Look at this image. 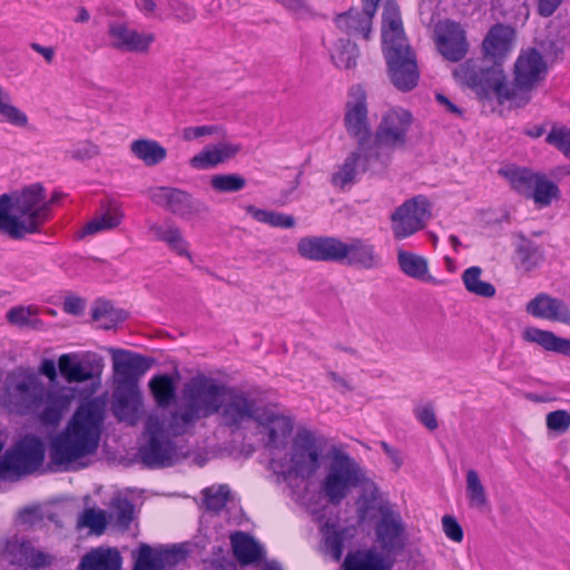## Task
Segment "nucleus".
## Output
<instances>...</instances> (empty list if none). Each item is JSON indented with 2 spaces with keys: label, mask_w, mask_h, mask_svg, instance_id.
Wrapping results in <instances>:
<instances>
[{
  "label": "nucleus",
  "mask_w": 570,
  "mask_h": 570,
  "mask_svg": "<svg viewBox=\"0 0 570 570\" xmlns=\"http://www.w3.org/2000/svg\"><path fill=\"white\" fill-rule=\"evenodd\" d=\"M442 527L445 535L454 542L460 543L463 540V530L456 519L452 515L442 518Z\"/></svg>",
  "instance_id": "62"
},
{
  "label": "nucleus",
  "mask_w": 570,
  "mask_h": 570,
  "mask_svg": "<svg viewBox=\"0 0 570 570\" xmlns=\"http://www.w3.org/2000/svg\"><path fill=\"white\" fill-rule=\"evenodd\" d=\"M72 397L68 387H47L41 379L29 370H16L9 373L4 381V405L20 415L37 414L45 424H58Z\"/></svg>",
  "instance_id": "1"
},
{
  "label": "nucleus",
  "mask_w": 570,
  "mask_h": 570,
  "mask_svg": "<svg viewBox=\"0 0 570 570\" xmlns=\"http://www.w3.org/2000/svg\"><path fill=\"white\" fill-rule=\"evenodd\" d=\"M456 81L475 91L480 99L495 98L500 105L510 101L514 105V98H519L507 81L500 65L482 66L476 60L469 59L453 70Z\"/></svg>",
  "instance_id": "6"
},
{
  "label": "nucleus",
  "mask_w": 570,
  "mask_h": 570,
  "mask_svg": "<svg viewBox=\"0 0 570 570\" xmlns=\"http://www.w3.org/2000/svg\"><path fill=\"white\" fill-rule=\"evenodd\" d=\"M102 421L104 411L97 403L79 406L65 431L52 441L51 461L66 464L94 454L99 444Z\"/></svg>",
  "instance_id": "3"
},
{
  "label": "nucleus",
  "mask_w": 570,
  "mask_h": 570,
  "mask_svg": "<svg viewBox=\"0 0 570 570\" xmlns=\"http://www.w3.org/2000/svg\"><path fill=\"white\" fill-rule=\"evenodd\" d=\"M148 441L138 451L141 463L148 469L171 466L188 456V450L176 445L165 432V424L157 416L146 422Z\"/></svg>",
  "instance_id": "7"
},
{
  "label": "nucleus",
  "mask_w": 570,
  "mask_h": 570,
  "mask_svg": "<svg viewBox=\"0 0 570 570\" xmlns=\"http://www.w3.org/2000/svg\"><path fill=\"white\" fill-rule=\"evenodd\" d=\"M375 13L376 11H372L365 4H362L361 10L352 8L347 12L337 14L335 24L350 36H362L364 39H368Z\"/></svg>",
  "instance_id": "26"
},
{
  "label": "nucleus",
  "mask_w": 570,
  "mask_h": 570,
  "mask_svg": "<svg viewBox=\"0 0 570 570\" xmlns=\"http://www.w3.org/2000/svg\"><path fill=\"white\" fill-rule=\"evenodd\" d=\"M148 196L154 204L181 218H189L207 210L204 203L179 188L153 187L148 190Z\"/></svg>",
  "instance_id": "19"
},
{
  "label": "nucleus",
  "mask_w": 570,
  "mask_h": 570,
  "mask_svg": "<svg viewBox=\"0 0 570 570\" xmlns=\"http://www.w3.org/2000/svg\"><path fill=\"white\" fill-rule=\"evenodd\" d=\"M387 168L386 157L383 154L374 153L371 147L361 149L360 146L351 151L332 176V184L344 188L356 181L362 173L371 171L373 174L382 173Z\"/></svg>",
  "instance_id": "13"
},
{
  "label": "nucleus",
  "mask_w": 570,
  "mask_h": 570,
  "mask_svg": "<svg viewBox=\"0 0 570 570\" xmlns=\"http://www.w3.org/2000/svg\"><path fill=\"white\" fill-rule=\"evenodd\" d=\"M205 136L225 137L226 130L223 126L218 125H203L186 127L181 131V137L185 141H193Z\"/></svg>",
  "instance_id": "54"
},
{
  "label": "nucleus",
  "mask_w": 570,
  "mask_h": 570,
  "mask_svg": "<svg viewBox=\"0 0 570 570\" xmlns=\"http://www.w3.org/2000/svg\"><path fill=\"white\" fill-rule=\"evenodd\" d=\"M546 141L554 146L570 159V129L566 127H553L546 137Z\"/></svg>",
  "instance_id": "56"
},
{
  "label": "nucleus",
  "mask_w": 570,
  "mask_h": 570,
  "mask_svg": "<svg viewBox=\"0 0 570 570\" xmlns=\"http://www.w3.org/2000/svg\"><path fill=\"white\" fill-rule=\"evenodd\" d=\"M544 261V252L541 246L530 239L522 238L515 247V265L524 273L539 267Z\"/></svg>",
  "instance_id": "39"
},
{
  "label": "nucleus",
  "mask_w": 570,
  "mask_h": 570,
  "mask_svg": "<svg viewBox=\"0 0 570 570\" xmlns=\"http://www.w3.org/2000/svg\"><path fill=\"white\" fill-rule=\"evenodd\" d=\"M358 49L355 43L347 39H340L331 51V59L334 65L342 69H351L356 66Z\"/></svg>",
  "instance_id": "47"
},
{
  "label": "nucleus",
  "mask_w": 570,
  "mask_h": 570,
  "mask_svg": "<svg viewBox=\"0 0 570 570\" xmlns=\"http://www.w3.org/2000/svg\"><path fill=\"white\" fill-rule=\"evenodd\" d=\"M435 41L440 53L449 61L462 60L469 50L465 30L452 20L440 21L435 28Z\"/></svg>",
  "instance_id": "21"
},
{
  "label": "nucleus",
  "mask_w": 570,
  "mask_h": 570,
  "mask_svg": "<svg viewBox=\"0 0 570 570\" xmlns=\"http://www.w3.org/2000/svg\"><path fill=\"white\" fill-rule=\"evenodd\" d=\"M559 198L560 189L558 185L540 171L528 199H532L538 207L543 208L550 206L553 199Z\"/></svg>",
  "instance_id": "42"
},
{
  "label": "nucleus",
  "mask_w": 570,
  "mask_h": 570,
  "mask_svg": "<svg viewBox=\"0 0 570 570\" xmlns=\"http://www.w3.org/2000/svg\"><path fill=\"white\" fill-rule=\"evenodd\" d=\"M245 210L256 222L267 224L272 227L292 228L295 226V218L291 215H286L274 210L261 209L254 205L245 206Z\"/></svg>",
  "instance_id": "46"
},
{
  "label": "nucleus",
  "mask_w": 570,
  "mask_h": 570,
  "mask_svg": "<svg viewBox=\"0 0 570 570\" xmlns=\"http://www.w3.org/2000/svg\"><path fill=\"white\" fill-rule=\"evenodd\" d=\"M380 519L375 525L376 541L387 560H391L404 551L407 542L406 525L400 512L389 504L379 509Z\"/></svg>",
  "instance_id": "14"
},
{
  "label": "nucleus",
  "mask_w": 570,
  "mask_h": 570,
  "mask_svg": "<svg viewBox=\"0 0 570 570\" xmlns=\"http://www.w3.org/2000/svg\"><path fill=\"white\" fill-rule=\"evenodd\" d=\"M522 338L527 342L537 343L547 351L570 356V340L559 337L550 331L528 327L523 331Z\"/></svg>",
  "instance_id": "35"
},
{
  "label": "nucleus",
  "mask_w": 570,
  "mask_h": 570,
  "mask_svg": "<svg viewBox=\"0 0 570 570\" xmlns=\"http://www.w3.org/2000/svg\"><path fill=\"white\" fill-rule=\"evenodd\" d=\"M107 35L110 47L120 52L147 53L155 41L154 33L139 32L127 22H109Z\"/></svg>",
  "instance_id": "22"
},
{
  "label": "nucleus",
  "mask_w": 570,
  "mask_h": 570,
  "mask_svg": "<svg viewBox=\"0 0 570 570\" xmlns=\"http://www.w3.org/2000/svg\"><path fill=\"white\" fill-rule=\"evenodd\" d=\"M513 36L514 30L511 27L494 24L482 42L484 55L492 58L503 57L510 50Z\"/></svg>",
  "instance_id": "30"
},
{
  "label": "nucleus",
  "mask_w": 570,
  "mask_h": 570,
  "mask_svg": "<svg viewBox=\"0 0 570 570\" xmlns=\"http://www.w3.org/2000/svg\"><path fill=\"white\" fill-rule=\"evenodd\" d=\"M482 268L479 266H471L462 274V282L465 289L476 296L484 298H492L497 289L489 283L481 279Z\"/></svg>",
  "instance_id": "44"
},
{
  "label": "nucleus",
  "mask_w": 570,
  "mask_h": 570,
  "mask_svg": "<svg viewBox=\"0 0 570 570\" xmlns=\"http://www.w3.org/2000/svg\"><path fill=\"white\" fill-rule=\"evenodd\" d=\"M100 155V148L98 145L91 141H82L70 150V156L76 160H89Z\"/></svg>",
  "instance_id": "59"
},
{
  "label": "nucleus",
  "mask_w": 570,
  "mask_h": 570,
  "mask_svg": "<svg viewBox=\"0 0 570 570\" xmlns=\"http://www.w3.org/2000/svg\"><path fill=\"white\" fill-rule=\"evenodd\" d=\"M326 474L321 483V491L327 501L338 505L354 488L364 487V495L370 492L366 501L377 500V488L368 480L363 468L347 452L332 446L328 451Z\"/></svg>",
  "instance_id": "5"
},
{
  "label": "nucleus",
  "mask_w": 570,
  "mask_h": 570,
  "mask_svg": "<svg viewBox=\"0 0 570 570\" xmlns=\"http://www.w3.org/2000/svg\"><path fill=\"white\" fill-rule=\"evenodd\" d=\"M36 313V309L31 306H16L7 312V321L20 327L32 326L39 323V320L32 321L31 316Z\"/></svg>",
  "instance_id": "55"
},
{
  "label": "nucleus",
  "mask_w": 570,
  "mask_h": 570,
  "mask_svg": "<svg viewBox=\"0 0 570 570\" xmlns=\"http://www.w3.org/2000/svg\"><path fill=\"white\" fill-rule=\"evenodd\" d=\"M261 410L257 407L256 401L250 399L248 394L237 387L226 386L224 396H222V405L219 412L220 424L234 430H238L245 422L256 421Z\"/></svg>",
  "instance_id": "15"
},
{
  "label": "nucleus",
  "mask_w": 570,
  "mask_h": 570,
  "mask_svg": "<svg viewBox=\"0 0 570 570\" xmlns=\"http://www.w3.org/2000/svg\"><path fill=\"white\" fill-rule=\"evenodd\" d=\"M115 373L114 412L130 424L139 419L141 395L139 379L151 367L154 361L127 350L110 348Z\"/></svg>",
  "instance_id": "4"
},
{
  "label": "nucleus",
  "mask_w": 570,
  "mask_h": 570,
  "mask_svg": "<svg viewBox=\"0 0 570 570\" xmlns=\"http://www.w3.org/2000/svg\"><path fill=\"white\" fill-rule=\"evenodd\" d=\"M45 459V444L35 435H24L0 460V479L18 480L37 471Z\"/></svg>",
  "instance_id": "8"
},
{
  "label": "nucleus",
  "mask_w": 570,
  "mask_h": 570,
  "mask_svg": "<svg viewBox=\"0 0 570 570\" xmlns=\"http://www.w3.org/2000/svg\"><path fill=\"white\" fill-rule=\"evenodd\" d=\"M546 63L537 49H530L520 55L514 65V80L511 82L519 98H514V106L521 107L529 102L530 91L546 73Z\"/></svg>",
  "instance_id": "16"
},
{
  "label": "nucleus",
  "mask_w": 570,
  "mask_h": 570,
  "mask_svg": "<svg viewBox=\"0 0 570 570\" xmlns=\"http://www.w3.org/2000/svg\"><path fill=\"white\" fill-rule=\"evenodd\" d=\"M122 218L124 213L118 205L111 204L107 207H101V213L97 214L85 225L81 232V237L114 229L120 225Z\"/></svg>",
  "instance_id": "37"
},
{
  "label": "nucleus",
  "mask_w": 570,
  "mask_h": 570,
  "mask_svg": "<svg viewBox=\"0 0 570 570\" xmlns=\"http://www.w3.org/2000/svg\"><path fill=\"white\" fill-rule=\"evenodd\" d=\"M32 546L28 541L11 539L6 542L3 554L9 562L18 566H27Z\"/></svg>",
  "instance_id": "51"
},
{
  "label": "nucleus",
  "mask_w": 570,
  "mask_h": 570,
  "mask_svg": "<svg viewBox=\"0 0 570 570\" xmlns=\"http://www.w3.org/2000/svg\"><path fill=\"white\" fill-rule=\"evenodd\" d=\"M394 560H384L373 550L350 552L343 563L344 570H391Z\"/></svg>",
  "instance_id": "31"
},
{
  "label": "nucleus",
  "mask_w": 570,
  "mask_h": 570,
  "mask_svg": "<svg viewBox=\"0 0 570 570\" xmlns=\"http://www.w3.org/2000/svg\"><path fill=\"white\" fill-rule=\"evenodd\" d=\"M382 27L383 52L392 83L409 91L417 85L419 69L415 55L404 35L401 12L393 0L384 4Z\"/></svg>",
  "instance_id": "2"
},
{
  "label": "nucleus",
  "mask_w": 570,
  "mask_h": 570,
  "mask_svg": "<svg viewBox=\"0 0 570 570\" xmlns=\"http://www.w3.org/2000/svg\"><path fill=\"white\" fill-rule=\"evenodd\" d=\"M79 525L90 528L95 533L101 534L107 528L106 512L102 510L86 509L79 517Z\"/></svg>",
  "instance_id": "53"
},
{
  "label": "nucleus",
  "mask_w": 570,
  "mask_h": 570,
  "mask_svg": "<svg viewBox=\"0 0 570 570\" xmlns=\"http://www.w3.org/2000/svg\"><path fill=\"white\" fill-rule=\"evenodd\" d=\"M60 374L68 383H82L94 377L92 371L86 367L77 354H62L58 360Z\"/></svg>",
  "instance_id": "40"
},
{
  "label": "nucleus",
  "mask_w": 570,
  "mask_h": 570,
  "mask_svg": "<svg viewBox=\"0 0 570 570\" xmlns=\"http://www.w3.org/2000/svg\"><path fill=\"white\" fill-rule=\"evenodd\" d=\"M226 385L206 375L193 377L184 387V402L200 419L209 417L219 412L222 396Z\"/></svg>",
  "instance_id": "11"
},
{
  "label": "nucleus",
  "mask_w": 570,
  "mask_h": 570,
  "mask_svg": "<svg viewBox=\"0 0 570 570\" xmlns=\"http://www.w3.org/2000/svg\"><path fill=\"white\" fill-rule=\"evenodd\" d=\"M33 228L31 225H23L12 213L10 195L0 196V234L9 236L11 239H22L30 235Z\"/></svg>",
  "instance_id": "33"
},
{
  "label": "nucleus",
  "mask_w": 570,
  "mask_h": 570,
  "mask_svg": "<svg viewBox=\"0 0 570 570\" xmlns=\"http://www.w3.org/2000/svg\"><path fill=\"white\" fill-rule=\"evenodd\" d=\"M256 422L264 429L267 435L266 446L269 449H283L294 428L289 416L277 414L272 410H261Z\"/></svg>",
  "instance_id": "24"
},
{
  "label": "nucleus",
  "mask_w": 570,
  "mask_h": 570,
  "mask_svg": "<svg viewBox=\"0 0 570 570\" xmlns=\"http://www.w3.org/2000/svg\"><path fill=\"white\" fill-rule=\"evenodd\" d=\"M149 389L159 407L169 406L176 397V383L168 374L154 376L149 381Z\"/></svg>",
  "instance_id": "43"
},
{
  "label": "nucleus",
  "mask_w": 570,
  "mask_h": 570,
  "mask_svg": "<svg viewBox=\"0 0 570 570\" xmlns=\"http://www.w3.org/2000/svg\"><path fill=\"white\" fill-rule=\"evenodd\" d=\"M200 417L185 402L165 420H160L165 424L167 434L178 436L184 435L195 426Z\"/></svg>",
  "instance_id": "36"
},
{
  "label": "nucleus",
  "mask_w": 570,
  "mask_h": 570,
  "mask_svg": "<svg viewBox=\"0 0 570 570\" xmlns=\"http://www.w3.org/2000/svg\"><path fill=\"white\" fill-rule=\"evenodd\" d=\"M52 559L53 558L50 554L39 551L32 547L27 566L35 569L46 568L52 563Z\"/></svg>",
  "instance_id": "64"
},
{
  "label": "nucleus",
  "mask_w": 570,
  "mask_h": 570,
  "mask_svg": "<svg viewBox=\"0 0 570 570\" xmlns=\"http://www.w3.org/2000/svg\"><path fill=\"white\" fill-rule=\"evenodd\" d=\"M525 311L533 317L570 325V307L557 297L540 293L528 302Z\"/></svg>",
  "instance_id": "25"
},
{
  "label": "nucleus",
  "mask_w": 570,
  "mask_h": 570,
  "mask_svg": "<svg viewBox=\"0 0 570 570\" xmlns=\"http://www.w3.org/2000/svg\"><path fill=\"white\" fill-rule=\"evenodd\" d=\"M122 558L116 548L98 547L85 553L78 570H121Z\"/></svg>",
  "instance_id": "28"
},
{
  "label": "nucleus",
  "mask_w": 570,
  "mask_h": 570,
  "mask_svg": "<svg viewBox=\"0 0 570 570\" xmlns=\"http://www.w3.org/2000/svg\"><path fill=\"white\" fill-rule=\"evenodd\" d=\"M540 171H535L529 167H520L510 165L499 169V175L504 177L511 189L519 195L528 198L532 191L533 184Z\"/></svg>",
  "instance_id": "32"
},
{
  "label": "nucleus",
  "mask_w": 570,
  "mask_h": 570,
  "mask_svg": "<svg viewBox=\"0 0 570 570\" xmlns=\"http://www.w3.org/2000/svg\"><path fill=\"white\" fill-rule=\"evenodd\" d=\"M131 154L141 160L147 167L163 163L167 157V150L158 141L147 138L136 139L130 144Z\"/></svg>",
  "instance_id": "38"
},
{
  "label": "nucleus",
  "mask_w": 570,
  "mask_h": 570,
  "mask_svg": "<svg viewBox=\"0 0 570 570\" xmlns=\"http://www.w3.org/2000/svg\"><path fill=\"white\" fill-rule=\"evenodd\" d=\"M111 519L115 520L116 525L121 530L126 531L129 529L130 523L134 520L135 507L126 498H116L110 503Z\"/></svg>",
  "instance_id": "50"
},
{
  "label": "nucleus",
  "mask_w": 570,
  "mask_h": 570,
  "mask_svg": "<svg viewBox=\"0 0 570 570\" xmlns=\"http://www.w3.org/2000/svg\"><path fill=\"white\" fill-rule=\"evenodd\" d=\"M415 417L430 431L438 429V420L433 410V406L428 404L417 407L415 411Z\"/></svg>",
  "instance_id": "63"
},
{
  "label": "nucleus",
  "mask_w": 570,
  "mask_h": 570,
  "mask_svg": "<svg viewBox=\"0 0 570 570\" xmlns=\"http://www.w3.org/2000/svg\"><path fill=\"white\" fill-rule=\"evenodd\" d=\"M233 552L240 564H252L263 558V548L255 539L242 531L235 532L230 537Z\"/></svg>",
  "instance_id": "34"
},
{
  "label": "nucleus",
  "mask_w": 570,
  "mask_h": 570,
  "mask_svg": "<svg viewBox=\"0 0 570 570\" xmlns=\"http://www.w3.org/2000/svg\"><path fill=\"white\" fill-rule=\"evenodd\" d=\"M169 6L174 17L180 22L188 23L196 18V10L186 2L171 0Z\"/></svg>",
  "instance_id": "60"
},
{
  "label": "nucleus",
  "mask_w": 570,
  "mask_h": 570,
  "mask_svg": "<svg viewBox=\"0 0 570 570\" xmlns=\"http://www.w3.org/2000/svg\"><path fill=\"white\" fill-rule=\"evenodd\" d=\"M324 445V440L314 432L298 430L292 443L291 465L283 473L302 479L312 478L322 465Z\"/></svg>",
  "instance_id": "10"
},
{
  "label": "nucleus",
  "mask_w": 570,
  "mask_h": 570,
  "mask_svg": "<svg viewBox=\"0 0 570 570\" xmlns=\"http://www.w3.org/2000/svg\"><path fill=\"white\" fill-rule=\"evenodd\" d=\"M397 263L400 269L409 277L420 281H430L432 278L429 275L428 261L423 256L399 249Z\"/></svg>",
  "instance_id": "41"
},
{
  "label": "nucleus",
  "mask_w": 570,
  "mask_h": 570,
  "mask_svg": "<svg viewBox=\"0 0 570 570\" xmlns=\"http://www.w3.org/2000/svg\"><path fill=\"white\" fill-rule=\"evenodd\" d=\"M148 230L156 240L165 243L170 250L191 261V254L188 250V242L183 236L181 229L175 223L169 219L164 222V224L149 223Z\"/></svg>",
  "instance_id": "27"
},
{
  "label": "nucleus",
  "mask_w": 570,
  "mask_h": 570,
  "mask_svg": "<svg viewBox=\"0 0 570 570\" xmlns=\"http://www.w3.org/2000/svg\"><path fill=\"white\" fill-rule=\"evenodd\" d=\"M203 504L207 511H222L229 500L230 490L226 484L212 485L202 491Z\"/></svg>",
  "instance_id": "49"
},
{
  "label": "nucleus",
  "mask_w": 570,
  "mask_h": 570,
  "mask_svg": "<svg viewBox=\"0 0 570 570\" xmlns=\"http://www.w3.org/2000/svg\"><path fill=\"white\" fill-rule=\"evenodd\" d=\"M342 239L333 236H306L297 242V253L314 262H340Z\"/></svg>",
  "instance_id": "23"
},
{
  "label": "nucleus",
  "mask_w": 570,
  "mask_h": 570,
  "mask_svg": "<svg viewBox=\"0 0 570 570\" xmlns=\"http://www.w3.org/2000/svg\"><path fill=\"white\" fill-rule=\"evenodd\" d=\"M13 215L26 226L33 228L30 234L38 233L40 226L49 215V203L46 199L45 188L33 184L22 189L20 194L10 196Z\"/></svg>",
  "instance_id": "12"
},
{
  "label": "nucleus",
  "mask_w": 570,
  "mask_h": 570,
  "mask_svg": "<svg viewBox=\"0 0 570 570\" xmlns=\"http://www.w3.org/2000/svg\"><path fill=\"white\" fill-rule=\"evenodd\" d=\"M344 538L341 532H332L325 537V548L334 561H340L343 554Z\"/></svg>",
  "instance_id": "61"
},
{
  "label": "nucleus",
  "mask_w": 570,
  "mask_h": 570,
  "mask_svg": "<svg viewBox=\"0 0 570 570\" xmlns=\"http://www.w3.org/2000/svg\"><path fill=\"white\" fill-rule=\"evenodd\" d=\"M466 498L469 505L483 511L489 505L485 488L483 487L476 470L470 469L466 472Z\"/></svg>",
  "instance_id": "45"
},
{
  "label": "nucleus",
  "mask_w": 570,
  "mask_h": 570,
  "mask_svg": "<svg viewBox=\"0 0 570 570\" xmlns=\"http://www.w3.org/2000/svg\"><path fill=\"white\" fill-rule=\"evenodd\" d=\"M431 218V206L426 197L415 196L399 206L391 216L395 239H404L425 227Z\"/></svg>",
  "instance_id": "17"
},
{
  "label": "nucleus",
  "mask_w": 570,
  "mask_h": 570,
  "mask_svg": "<svg viewBox=\"0 0 570 570\" xmlns=\"http://www.w3.org/2000/svg\"><path fill=\"white\" fill-rule=\"evenodd\" d=\"M347 266L365 271L380 269L384 259L376 246L366 238L353 237L348 242L342 240L340 262Z\"/></svg>",
  "instance_id": "20"
},
{
  "label": "nucleus",
  "mask_w": 570,
  "mask_h": 570,
  "mask_svg": "<svg viewBox=\"0 0 570 570\" xmlns=\"http://www.w3.org/2000/svg\"><path fill=\"white\" fill-rule=\"evenodd\" d=\"M412 122V114L403 108L390 109L382 116L371 148L386 157V166L390 165L393 151L405 148Z\"/></svg>",
  "instance_id": "9"
},
{
  "label": "nucleus",
  "mask_w": 570,
  "mask_h": 570,
  "mask_svg": "<svg viewBox=\"0 0 570 570\" xmlns=\"http://www.w3.org/2000/svg\"><path fill=\"white\" fill-rule=\"evenodd\" d=\"M353 99L345 105L344 126L346 132L357 141L361 149L371 147L372 131L367 118L366 96L358 87L351 90Z\"/></svg>",
  "instance_id": "18"
},
{
  "label": "nucleus",
  "mask_w": 570,
  "mask_h": 570,
  "mask_svg": "<svg viewBox=\"0 0 570 570\" xmlns=\"http://www.w3.org/2000/svg\"><path fill=\"white\" fill-rule=\"evenodd\" d=\"M240 150L239 145L220 144L213 148H205L193 156L189 164L195 169H208L233 158Z\"/></svg>",
  "instance_id": "29"
},
{
  "label": "nucleus",
  "mask_w": 570,
  "mask_h": 570,
  "mask_svg": "<svg viewBox=\"0 0 570 570\" xmlns=\"http://www.w3.org/2000/svg\"><path fill=\"white\" fill-rule=\"evenodd\" d=\"M134 570H160L156 557H153V550L148 544H140Z\"/></svg>",
  "instance_id": "58"
},
{
  "label": "nucleus",
  "mask_w": 570,
  "mask_h": 570,
  "mask_svg": "<svg viewBox=\"0 0 570 570\" xmlns=\"http://www.w3.org/2000/svg\"><path fill=\"white\" fill-rule=\"evenodd\" d=\"M0 116L8 124L18 127L26 128L29 124L28 116L18 107L11 104L10 94L0 86Z\"/></svg>",
  "instance_id": "48"
},
{
  "label": "nucleus",
  "mask_w": 570,
  "mask_h": 570,
  "mask_svg": "<svg viewBox=\"0 0 570 570\" xmlns=\"http://www.w3.org/2000/svg\"><path fill=\"white\" fill-rule=\"evenodd\" d=\"M546 424L550 431L564 433L570 428V413L566 410H557L547 414Z\"/></svg>",
  "instance_id": "57"
},
{
  "label": "nucleus",
  "mask_w": 570,
  "mask_h": 570,
  "mask_svg": "<svg viewBox=\"0 0 570 570\" xmlns=\"http://www.w3.org/2000/svg\"><path fill=\"white\" fill-rule=\"evenodd\" d=\"M210 186L218 193H236L246 186V179L238 174H218L210 178Z\"/></svg>",
  "instance_id": "52"
}]
</instances>
